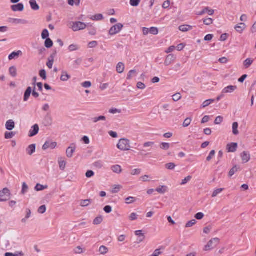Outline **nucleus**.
Instances as JSON below:
<instances>
[{"instance_id": "nucleus-1", "label": "nucleus", "mask_w": 256, "mask_h": 256, "mask_svg": "<svg viewBox=\"0 0 256 256\" xmlns=\"http://www.w3.org/2000/svg\"><path fill=\"white\" fill-rule=\"evenodd\" d=\"M87 26L86 24L81 22H71L69 28L74 32L84 30Z\"/></svg>"}, {"instance_id": "nucleus-2", "label": "nucleus", "mask_w": 256, "mask_h": 256, "mask_svg": "<svg viewBox=\"0 0 256 256\" xmlns=\"http://www.w3.org/2000/svg\"><path fill=\"white\" fill-rule=\"evenodd\" d=\"M116 147L122 151L129 150L130 148V141L127 138H121L119 140Z\"/></svg>"}, {"instance_id": "nucleus-3", "label": "nucleus", "mask_w": 256, "mask_h": 256, "mask_svg": "<svg viewBox=\"0 0 256 256\" xmlns=\"http://www.w3.org/2000/svg\"><path fill=\"white\" fill-rule=\"evenodd\" d=\"M220 240L218 238H214L210 240L207 244L205 246L204 250L208 251L216 247L219 243Z\"/></svg>"}, {"instance_id": "nucleus-4", "label": "nucleus", "mask_w": 256, "mask_h": 256, "mask_svg": "<svg viewBox=\"0 0 256 256\" xmlns=\"http://www.w3.org/2000/svg\"><path fill=\"white\" fill-rule=\"evenodd\" d=\"M156 144L153 141L145 142L142 144V152H150L152 151L155 146Z\"/></svg>"}, {"instance_id": "nucleus-5", "label": "nucleus", "mask_w": 256, "mask_h": 256, "mask_svg": "<svg viewBox=\"0 0 256 256\" xmlns=\"http://www.w3.org/2000/svg\"><path fill=\"white\" fill-rule=\"evenodd\" d=\"M124 26L122 24H117L112 26L109 30V34L113 36L118 34L123 28Z\"/></svg>"}, {"instance_id": "nucleus-6", "label": "nucleus", "mask_w": 256, "mask_h": 256, "mask_svg": "<svg viewBox=\"0 0 256 256\" xmlns=\"http://www.w3.org/2000/svg\"><path fill=\"white\" fill-rule=\"evenodd\" d=\"M10 196V190L7 188H4L2 191H0V201H6Z\"/></svg>"}, {"instance_id": "nucleus-7", "label": "nucleus", "mask_w": 256, "mask_h": 256, "mask_svg": "<svg viewBox=\"0 0 256 256\" xmlns=\"http://www.w3.org/2000/svg\"><path fill=\"white\" fill-rule=\"evenodd\" d=\"M238 144L236 142H230L227 144L226 149L228 152H235L238 149Z\"/></svg>"}, {"instance_id": "nucleus-8", "label": "nucleus", "mask_w": 256, "mask_h": 256, "mask_svg": "<svg viewBox=\"0 0 256 256\" xmlns=\"http://www.w3.org/2000/svg\"><path fill=\"white\" fill-rule=\"evenodd\" d=\"M240 156L243 163H246L250 160V154L247 151L242 152L240 154Z\"/></svg>"}, {"instance_id": "nucleus-9", "label": "nucleus", "mask_w": 256, "mask_h": 256, "mask_svg": "<svg viewBox=\"0 0 256 256\" xmlns=\"http://www.w3.org/2000/svg\"><path fill=\"white\" fill-rule=\"evenodd\" d=\"M176 56L172 54H170L166 56V60L164 62V64L166 66H168L171 64L176 60Z\"/></svg>"}, {"instance_id": "nucleus-10", "label": "nucleus", "mask_w": 256, "mask_h": 256, "mask_svg": "<svg viewBox=\"0 0 256 256\" xmlns=\"http://www.w3.org/2000/svg\"><path fill=\"white\" fill-rule=\"evenodd\" d=\"M76 150V146L74 144H72L66 150V156L70 158L73 156V154Z\"/></svg>"}, {"instance_id": "nucleus-11", "label": "nucleus", "mask_w": 256, "mask_h": 256, "mask_svg": "<svg viewBox=\"0 0 256 256\" xmlns=\"http://www.w3.org/2000/svg\"><path fill=\"white\" fill-rule=\"evenodd\" d=\"M134 234L136 236L138 237V243L142 242L146 238L144 234L142 233V232L141 230L135 231Z\"/></svg>"}, {"instance_id": "nucleus-12", "label": "nucleus", "mask_w": 256, "mask_h": 256, "mask_svg": "<svg viewBox=\"0 0 256 256\" xmlns=\"http://www.w3.org/2000/svg\"><path fill=\"white\" fill-rule=\"evenodd\" d=\"M39 131V126L38 124H35L32 126V129L30 130L28 136L32 137L36 135Z\"/></svg>"}, {"instance_id": "nucleus-13", "label": "nucleus", "mask_w": 256, "mask_h": 256, "mask_svg": "<svg viewBox=\"0 0 256 256\" xmlns=\"http://www.w3.org/2000/svg\"><path fill=\"white\" fill-rule=\"evenodd\" d=\"M57 146L56 142H46L42 146V150H46L48 148L54 149Z\"/></svg>"}, {"instance_id": "nucleus-14", "label": "nucleus", "mask_w": 256, "mask_h": 256, "mask_svg": "<svg viewBox=\"0 0 256 256\" xmlns=\"http://www.w3.org/2000/svg\"><path fill=\"white\" fill-rule=\"evenodd\" d=\"M246 27L245 24L240 23L235 26L234 29L238 33L241 34L246 30Z\"/></svg>"}, {"instance_id": "nucleus-15", "label": "nucleus", "mask_w": 256, "mask_h": 256, "mask_svg": "<svg viewBox=\"0 0 256 256\" xmlns=\"http://www.w3.org/2000/svg\"><path fill=\"white\" fill-rule=\"evenodd\" d=\"M206 13H207L208 15L212 16L214 13V10H213L210 9L208 7H206L204 8V10L202 11L198 12L197 14L198 16H202Z\"/></svg>"}, {"instance_id": "nucleus-16", "label": "nucleus", "mask_w": 256, "mask_h": 256, "mask_svg": "<svg viewBox=\"0 0 256 256\" xmlns=\"http://www.w3.org/2000/svg\"><path fill=\"white\" fill-rule=\"evenodd\" d=\"M254 60L252 58H247L243 62V66L245 69L249 68L250 66L253 64Z\"/></svg>"}, {"instance_id": "nucleus-17", "label": "nucleus", "mask_w": 256, "mask_h": 256, "mask_svg": "<svg viewBox=\"0 0 256 256\" xmlns=\"http://www.w3.org/2000/svg\"><path fill=\"white\" fill-rule=\"evenodd\" d=\"M15 127V123L12 120H10L6 122V128L8 130H12Z\"/></svg>"}, {"instance_id": "nucleus-18", "label": "nucleus", "mask_w": 256, "mask_h": 256, "mask_svg": "<svg viewBox=\"0 0 256 256\" xmlns=\"http://www.w3.org/2000/svg\"><path fill=\"white\" fill-rule=\"evenodd\" d=\"M156 190L160 194H164L168 191V188L166 186H160L156 188Z\"/></svg>"}, {"instance_id": "nucleus-19", "label": "nucleus", "mask_w": 256, "mask_h": 256, "mask_svg": "<svg viewBox=\"0 0 256 256\" xmlns=\"http://www.w3.org/2000/svg\"><path fill=\"white\" fill-rule=\"evenodd\" d=\"M32 93V88L29 86L26 88V90L24 92V102H26L28 100V98L30 96V94Z\"/></svg>"}, {"instance_id": "nucleus-20", "label": "nucleus", "mask_w": 256, "mask_h": 256, "mask_svg": "<svg viewBox=\"0 0 256 256\" xmlns=\"http://www.w3.org/2000/svg\"><path fill=\"white\" fill-rule=\"evenodd\" d=\"M71 78L70 76L69 75L67 72L62 71V75L60 76V80L63 82H66Z\"/></svg>"}, {"instance_id": "nucleus-21", "label": "nucleus", "mask_w": 256, "mask_h": 256, "mask_svg": "<svg viewBox=\"0 0 256 256\" xmlns=\"http://www.w3.org/2000/svg\"><path fill=\"white\" fill-rule=\"evenodd\" d=\"M12 10L14 12L20 11L22 12L24 10V5L22 4H18L13 5L11 6Z\"/></svg>"}, {"instance_id": "nucleus-22", "label": "nucleus", "mask_w": 256, "mask_h": 256, "mask_svg": "<svg viewBox=\"0 0 256 256\" xmlns=\"http://www.w3.org/2000/svg\"><path fill=\"white\" fill-rule=\"evenodd\" d=\"M111 170L117 174H120L122 172V167L118 164L114 165L112 166Z\"/></svg>"}, {"instance_id": "nucleus-23", "label": "nucleus", "mask_w": 256, "mask_h": 256, "mask_svg": "<svg viewBox=\"0 0 256 256\" xmlns=\"http://www.w3.org/2000/svg\"><path fill=\"white\" fill-rule=\"evenodd\" d=\"M106 118L105 116H96L92 118V120L93 123L96 124L99 121H106Z\"/></svg>"}, {"instance_id": "nucleus-24", "label": "nucleus", "mask_w": 256, "mask_h": 256, "mask_svg": "<svg viewBox=\"0 0 256 256\" xmlns=\"http://www.w3.org/2000/svg\"><path fill=\"white\" fill-rule=\"evenodd\" d=\"M192 28V26L188 24L182 25L180 26L178 28L179 30L182 32H186L190 30Z\"/></svg>"}, {"instance_id": "nucleus-25", "label": "nucleus", "mask_w": 256, "mask_h": 256, "mask_svg": "<svg viewBox=\"0 0 256 256\" xmlns=\"http://www.w3.org/2000/svg\"><path fill=\"white\" fill-rule=\"evenodd\" d=\"M238 124L237 122H234L232 125V134L237 136L239 134V131L238 130Z\"/></svg>"}, {"instance_id": "nucleus-26", "label": "nucleus", "mask_w": 256, "mask_h": 256, "mask_svg": "<svg viewBox=\"0 0 256 256\" xmlns=\"http://www.w3.org/2000/svg\"><path fill=\"white\" fill-rule=\"evenodd\" d=\"M36 150V144H30L28 146V148H26V152L28 154L31 156L32 154H33Z\"/></svg>"}, {"instance_id": "nucleus-27", "label": "nucleus", "mask_w": 256, "mask_h": 256, "mask_svg": "<svg viewBox=\"0 0 256 256\" xmlns=\"http://www.w3.org/2000/svg\"><path fill=\"white\" fill-rule=\"evenodd\" d=\"M22 54V52L20 50H18L16 52H13L8 56V59L10 60H12L13 59H14L20 56Z\"/></svg>"}, {"instance_id": "nucleus-28", "label": "nucleus", "mask_w": 256, "mask_h": 256, "mask_svg": "<svg viewBox=\"0 0 256 256\" xmlns=\"http://www.w3.org/2000/svg\"><path fill=\"white\" fill-rule=\"evenodd\" d=\"M116 71L119 74H122L124 70V66L122 62H120L118 64L116 67Z\"/></svg>"}, {"instance_id": "nucleus-29", "label": "nucleus", "mask_w": 256, "mask_h": 256, "mask_svg": "<svg viewBox=\"0 0 256 256\" xmlns=\"http://www.w3.org/2000/svg\"><path fill=\"white\" fill-rule=\"evenodd\" d=\"M60 168L62 170H64L66 166V162L62 158H60L58 160Z\"/></svg>"}, {"instance_id": "nucleus-30", "label": "nucleus", "mask_w": 256, "mask_h": 256, "mask_svg": "<svg viewBox=\"0 0 256 256\" xmlns=\"http://www.w3.org/2000/svg\"><path fill=\"white\" fill-rule=\"evenodd\" d=\"M237 88L236 86H230L225 88V93H231L234 92Z\"/></svg>"}, {"instance_id": "nucleus-31", "label": "nucleus", "mask_w": 256, "mask_h": 256, "mask_svg": "<svg viewBox=\"0 0 256 256\" xmlns=\"http://www.w3.org/2000/svg\"><path fill=\"white\" fill-rule=\"evenodd\" d=\"M30 4L32 10H39L40 7L35 0H30Z\"/></svg>"}, {"instance_id": "nucleus-32", "label": "nucleus", "mask_w": 256, "mask_h": 256, "mask_svg": "<svg viewBox=\"0 0 256 256\" xmlns=\"http://www.w3.org/2000/svg\"><path fill=\"white\" fill-rule=\"evenodd\" d=\"M9 72L10 76L12 77H16L17 75V70L14 66H12L10 68Z\"/></svg>"}, {"instance_id": "nucleus-33", "label": "nucleus", "mask_w": 256, "mask_h": 256, "mask_svg": "<svg viewBox=\"0 0 256 256\" xmlns=\"http://www.w3.org/2000/svg\"><path fill=\"white\" fill-rule=\"evenodd\" d=\"M122 188V186L120 184H115L113 186L112 189V194H116L120 190V189Z\"/></svg>"}, {"instance_id": "nucleus-34", "label": "nucleus", "mask_w": 256, "mask_h": 256, "mask_svg": "<svg viewBox=\"0 0 256 256\" xmlns=\"http://www.w3.org/2000/svg\"><path fill=\"white\" fill-rule=\"evenodd\" d=\"M98 251L100 254L104 255L108 253V248H107V247L104 246H100V248H99Z\"/></svg>"}, {"instance_id": "nucleus-35", "label": "nucleus", "mask_w": 256, "mask_h": 256, "mask_svg": "<svg viewBox=\"0 0 256 256\" xmlns=\"http://www.w3.org/2000/svg\"><path fill=\"white\" fill-rule=\"evenodd\" d=\"M192 178V176H186L184 180H182L181 183L180 184V186H184L188 182L191 180Z\"/></svg>"}, {"instance_id": "nucleus-36", "label": "nucleus", "mask_w": 256, "mask_h": 256, "mask_svg": "<svg viewBox=\"0 0 256 256\" xmlns=\"http://www.w3.org/2000/svg\"><path fill=\"white\" fill-rule=\"evenodd\" d=\"M103 220V218L102 216H100L96 218H95L94 220L93 224L95 225H98L102 223Z\"/></svg>"}, {"instance_id": "nucleus-37", "label": "nucleus", "mask_w": 256, "mask_h": 256, "mask_svg": "<svg viewBox=\"0 0 256 256\" xmlns=\"http://www.w3.org/2000/svg\"><path fill=\"white\" fill-rule=\"evenodd\" d=\"M136 200V199L134 197L129 196L126 198V203L128 204H130L134 203Z\"/></svg>"}, {"instance_id": "nucleus-38", "label": "nucleus", "mask_w": 256, "mask_h": 256, "mask_svg": "<svg viewBox=\"0 0 256 256\" xmlns=\"http://www.w3.org/2000/svg\"><path fill=\"white\" fill-rule=\"evenodd\" d=\"M238 167L237 166H233L228 173V176L231 177L238 170Z\"/></svg>"}, {"instance_id": "nucleus-39", "label": "nucleus", "mask_w": 256, "mask_h": 256, "mask_svg": "<svg viewBox=\"0 0 256 256\" xmlns=\"http://www.w3.org/2000/svg\"><path fill=\"white\" fill-rule=\"evenodd\" d=\"M53 45V42L51 39L48 38L44 42V46L47 48H51Z\"/></svg>"}, {"instance_id": "nucleus-40", "label": "nucleus", "mask_w": 256, "mask_h": 256, "mask_svg": "<svg viewBox=\"0 0 256 256\" xmlns=\"http://www.w3.org/2000/svg\"><path fill=\"white\" fill-rule=\"evenodd\" d=\"M16 135V132H6L4 134V138L6 139H10Z\"/></svg>"}, {"instance_id": "nucleus-41", "label": "nucleus", "mask_w": 256, "mask_h": 256, "mask_svg": "<svg viewBox=\"0 0 256 256\" xmlns=\"http://www.w3.org/2000/svg\"><path fill=\"white\" fill-rule=\"evenodd\" d=\"M91 202L90 200H82L80 202V206L82 207H85L87 206L90 205V204Z\"/></svg>"}, {"instance_id": "nucleus-42", "label": "nucleus", "mask_w": 256, "mask_h": 256, "mask_svg": "<svg viewBox=\"0 0 256 256\" xmlns=\"http://www.w3.org/2000/svg\"><path fill=\"white\" fill-rule=\"evenodd\" d=\"M47 188H48L47 186H43L40 184H36V185L35 186V190L36 191L42 190L44 189H46Z\"/></svg>"}, {"instance_id": "nucleus-43", "label": "nucleus", "mask_w": 256, "mask_h": 256, "mask_svg": "<svg viewBox=\"0 0 256 256\" xmlns=\"http://www.w3.org/2000/svg\"><path fill=\"white\" fill-rule=\"evenodd\" d=\"M109 112L112 114H120L122 112V110L120 109H118L116 108H112L109 110Z\"/></svg>"}, {"instance_id": "nucleus-44", "label": "nucleus", "mask_w": 256, "mask_h": 256, "mask_svg": "<svg viewBox=\"0 0 256 256\" xmlns=\"http://www.w3.org/2000/svg\"><path fill=\"white\" fill-rule=\"evenodd\" d=\"M160 148L162 150H167L170 147V144L167 142H162L160 146Z\"/></svg>"}, {"instance_id": "nucleus-45", "label": "nucleus", "mask_w": 256, "mask_h": 256, "mask_svg": "<svg viewBox=\"0 0 256 256\" xmlns=\"http://www.w3.org/2000/svg\"><path fill=\"white\" fill-rule=\"evenodd\" d=\"M138 218V215L136 212H132L128 216V218L130 221L136 220Z\"/></svg>"}, {"instance_id": "nucleus-46", "label": "nucleus", "mask_w": 256, "mask_h": 256, "mask_svg": "<svg viewBox=\"0 0 256 256\" xmlns=\"http://www.w3.org/2000/svg\"><path fill=\"white\" fill-rule=\"evenodd\" d=\"M214 102V100H213V99H210V100H206V101H204L203 102L202 106L203 108H206V107L208 106L210 104H212Z\"/></svg>"}, {"instance_id": "nucleus-47", "label": "nucleus", "mask_w": 256, "mask_h": 256, "mask_svg": "<svg viewBox=\"0 0 256 256\" xmlns=\"http://www.w3.org/2000/svg\"><path fill=\"white\" fill-rule=\"evenodd\" d=\"M196 222V220H192L189 222H188L186 226H185V227L186 228H190V227H192L193 226H194Z\"/></svg>"}, {"instance_id": "nucleus-48", "label": "nucleus", "mask_w": 256, "mask_h": 256, "mask_svg": "<svg viewBox=\"0 0 256 256\" xmlns=\"http://www.w3.org/2000/svg\"><path fill=\"white\" fill-rule=\"evenodd\" d=\"M68 4L71 6H73L74 4L76 6H79L80 4V0H68Z\"/></svg>"}, {"instance_id": "nucleus-49", "label": "nucleus", "mask_w": 256, "mask_h": 256, "mask_svg": "<svg viewBox=\"0 0 256 256\" xmlns=\"http://www.w3.org/2000/svg\"><path fill=\"white\" fill-rule=\"evenodd\" d=\"M165 166L168 170H172L176 168V165L173 162H170L166 164Z\"/></svg>"}, {"instance_id": "nucleus-50", "label": "nucleus", "mask_w": 256, "mask_h": 256, "mask_svg": "<svg viewBox=\"0 0 256 256\" xmlns=\"http://www.w3.org/2000/svg\"><path fill=\"white\" fill-rule=\"evenodd\" d=\"M49 36V32L46 29H44L42 30V39H46Z\"/></svg>"}, {"instance_id": "nucleus-51", "label": "nucleus", "mask_w": 256, "mask_h": 256, "mask_svg": "<svg viewBox=\"0 0 256 256\" xmlns=\"http://www.w3.org/2000/svg\"><path fill=\"white\" fill-rule=\"evenodd\" d=\"M103 18V16L102 14H96L93 16L91 19L94 20H100Z\"/></svg>"}, {"instance_id": "nucleus-52", "label": "nucleus", "mask_w": 256, "mask_h": 256, "mask_svg": "<svg viewBox=\"0 0 256 256\" xmlns=\"http://www.w3.org/2000/svg\"><path fill=\"white\" fill-rule=\"evenodd\" d=\"M192 122V119L190 118H186L182 126L184 127H188L190 125Z\"/></svg>"}, {"instance_id": "nucleus-53", "label": "nucleus", "mask_w": 256, "mask_h": 256, "mask_svg": "<svg viewBox=\"0 0 256 256\" xmlns=\"http://www.w3.org/2000/svg\"><path fill=\"white\" fill-rule=\"evenodd\" d=\"M40 76L43 79L46 80V72L44 70H42L39 72Z\"/></svg>"}, {"instance_id": "nucleus-54", "label": "nucleus", "mask_w": 256, "mask_h": 256, "mask_svg": "<svg viewBox=\"0 0 256 256\" xmlns=\"http://www.w3.org/2000/svg\"><path fill=\"white\" fill-rule=\"evenodd\" d=\"M223 191V188H218L216 190L212 193V196L214 198Z\"/></svg>"}, {"instance_id": "nucleus-55", "label": "nucleus", "mask_w": 256, "mask_h": 256, "mask_svg": "<svg viewBox=\"0 0 256 256\" xmlns=\"http://www.w3.org/2000/svg\"><path fill=\"white\" fill-rule=\"evenodd\" d=\"M140 0H130V4L132 6H137L140 4Z\"/></svg>"}, {"instance_id": "nucleus-56", "label": "nucleus", "mask_w": 256, "mask_h": 256, "mask_svg": "<svg viewBox=\"0 0 256 256\" xmlns=\"http://www.w3.org/2000/svg\"><path fill=\"white\" fill-rule=\"evenodd\" d=\"M150 32L151 34L156 35L158 33V30L157 28L152 27L150 29Z\"/></svg>"}, {"instance_id": "nucleus-57", "label": "nucleus", "mask_w": 256, "mask_h": 256, "mask_svg": "<svg viewBox=\"0 0 256 256\" xmlns=\"http://www.w3.org/2000/svg\"><path fill=\"white\" fill-rule=\"evenodd\" d=\"M68 49L70 52H72L78 50V46L76 44H72L68 46Z\"/></svg>"}, {"instance_id": "nucleus-58", "label": "nucleus", "mask_w": 256, "mask_h": 256, "mask_svg": "<svg viewBox=\"0 0 256 256\" xmlns=\"http://www.w3.org/2000/svg\"><path fill=\"white\" fill-rule=\"evenodd\" d=\"M182 98L181 94L180 93H176L172 96V100L174 102H177L180 100Z\"/></svg>"}, {"instance_id": "nucleus-59", "label": "nucleus", "mask_w": 256, "mask_h": 256, "mask_svg": "<svg viewBox=\"0 0 256 256\" xmlns=\"http://www.w3.org/2000/svg\"><path fill=\"white\" fill-rule=\"evenodd\" d=\"M12 22L14 24H26V21L23 20L14 18L12 20Z\"/></svg>"}, {"instance_id": "nucleus-60", "label": "nucleus", "mask_w": 256, "mask_h": 256, "mask_svg": "<svg viewBox=\"0 0 256 256\" xmlns=\"http://www.w3.org/2000/svg\"><path fill=\"white\" fill-rule=\"evenodd\" d=\"M136 74V70H130L128 74L127 79H128V80L131 79Z\"/></svg>"}, {"instance_id": "nucleus-61", "label": "nucleus", "mask_w": 256, "mask_h": 256, "mask_svg": "<svg viewBox=\"0 0 256 256\" xmlns=\"http://www.w3.org/2000/svg\"><path fill=\"white\" fill-rule=\"evenodd\" d=\"M215 154H216L215 150H212L210 152L209 155L206 158V160L208 162H210L212 159V158L214 157V156L215 155Z\"/></svg>"}, {"instance_id": "nucleus-62", "label": "nucleus", "mask_w": 256, "mask_h": 256, "mask_svg": "<svg viewBox=\"0 0 256 256\" xmlns=\"http://www.w3.org/2000/svg\"><path fill=\"white\" fill-rule=\"evenodd\" d=\"M74 252L76 254H81L84 252V250L80 246H77L74 250Z\"/></svg>"}, {"instance_id": "nucleus-63", "label": "nucleus", "mask_w": 256, "mask_h": 256, "mask_svg": "<svg viewBox=\"0 0 256 256\" xmlns=\"http://www.w3.org/2000/svg\"><path fill=\"white\" fill-rule=\"evenodd\" d=\"M46 208L45 205H43L40 206L38 209V212L40 214H44L46 211Z\"/></svg>"}, {"instance_id": "nucleus-64", "label": "nucleus", "mask_w": 256, "mask_h": 256, "mask_svg": "<svg viewBox=\"0 0 256 256\" xmlns=\"http://www.w3.org/2000/svg\"><path fill=\"white\" fill-rule=\"evenodd\" d=\"M203 22L206 25L209 26L212 24L213 20L211 18H208L204 19Z\"/></svg>"}]
</instances>
